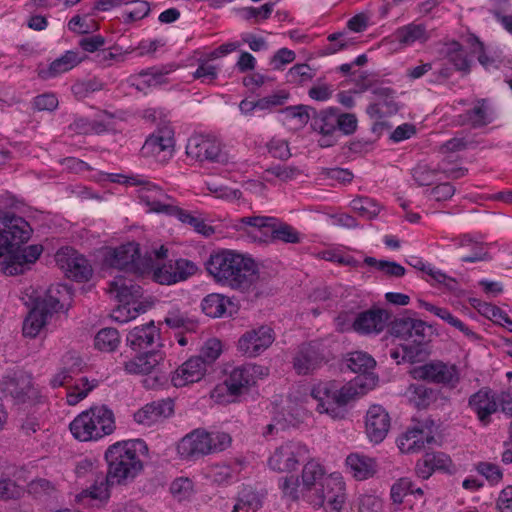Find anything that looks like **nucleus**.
I'll use <instances>...</instances> for the list:
<instances>
[{
  "label": "nucleus",
  "mask_w": 512,
  "mask_h": 512,
  "mask_svg": "<svg viewBox=\"0 0 512 512\" xmlns=\"http://www.w3.org/2000/svg\"><path fill=\"white\" fill-rule=\"evenodd\" d=\"M205 265L215 282L243 293L253 290L259 281L260 271L255 259L236 250L214 251Z\"/></svg>",
  "instance_id": "1"
},
{
  "label": "nucleus",
  "mask_w": 512,
  "mask_h": 512,
  "mask_svg": "<svg viewBox=\"0 0 512 512\" xmlns=\"http://www.w3.org/2000/svg\"><path fill=\"white\" fill-rule=\"evenodd\" d=\"M137 445L143 442L138 440L117 442L107 449L105 459L108 463L106 482L108 484H121L135 478L143 469V465L137 454Z\"/></svg>",
  "instance_id": "2"
},
{
  "label": "nucleus",
  "mask_w": 512,
  "mask_h": 512,
  "mask_svg": "<svg viewBox=\"0 0 512 512\" xmlns=\"http://www.w3.org/2000/svg\"><path fill=\"white\" fill-rule=\"evenodd\" d=\"M234 227L238 232L246 234L255 241H265L270 238L272 241L298 244L302 240L297 229L270 216L242 217L236 221Z\"/></svg>",
  "instance_id": "3"
},
{
  "label": "nucleus",
  "mask_w": 512,
  "mask_h": 512,
  "mask_svg": "<svg viewBox=\"0 0 512 512\" xmlns=\"http://www.w3.org/2000/svg\"><path fill=\"white\" fill-rule=\"evenodd\" d=\"M69 429L79 441H97L115 430L114 414L105 405L91 407L77 415Z\"/></svg>",
  "instance_id": "4"
},
{
  "label": "nucleus",
  "mask_w": 512,
  "mask_h": 512,
  "mask_svg": "<svg viewBox=\"0 0 512 512\" xmlns=\"http://www.w3.org/2000/svg\"><path fill=\"white\" fill-rule=\"evenodd\" d=\"M103 263L106 267L118 269L122 274L136 277H142L151 269V259L142 257L139 244L134 242L109 249Z\"/></svg>",
  "instance_id": "5"
},
{
  "label": "nucleus",
  "mask_w": 512,
  "mask_h": 512,
  "mask_svg": "<svg viewBox=\"0 0 512 512\" xmlns=\"http://www.w3.org/2000/svg\"><path fill=\"white\" fill-rule=\"evenodd\" d=\"M60 295L59 287L51 286L42 298L35 301L33 308L23 322L22 331L25 337L35 338L39 335L48 319L63 308Z\"/></svg>",
  "instance_id": "6"
},
{
  "label": "nucleus",
  "mask_w": 512,
  "mask_h": 512,
  "mask_svg": "<svg viewBox=\"0 0 512 512\" xmlns=\"http://www.w3.org/2000/svg\"><path fill=\"white\" fill-rule=\"evenodd\" d=\"M310 395L318 402L317 410L319 412L331 413L336 408L347 405L360 394L353 383L347 382L341 385V383L331 380L314 385Z\"/></svg>",
  "instance_id": "7"
},
{
  "label": "nucleus",
  "mask_w": 512,
  "mask_h": 512,
  "mask_svg": "<svg viewBox=\"0 0 512 512\" xmlns=\"http://www.w3.org/2000/svg\"><path fill=\"white\" fill-rule=\"evenodd\" d=\"M345 486L341 474L332 473L319 482L316 491L304 494V499L314 507H323L325 512H341L346 502Z\"/></svg>",
  "instance_id": "8"
},
{
  "label": "nucleus",
  "mask_w": 512,
  "mask_h": 512,
  "mask_svg": "<svg viewBox=\"0 0 512 512\" xmlns=\"http://www.w3.org/2000/svg\"><path fill=\"white\" fill-rule=\"evenodd\" d=\"M435 432V422L431 418L414 420L398 437L397 446L405 454L419 453L435 442Z\"/></svg>",
  "instance_id": "9"
},
{
  "label": "nucleus",
  "mask_w": 512,
  "mask_h": 512,
  "mask_svg": "<svg viewBox=\"0 0 512 512\" xmlns=\"http://www.w3.org/2000/svg\"><path fill=\"white\" fill-rule=\"evenodd\" d=\"M309 456L308 447L298 441H286L276 447L267 459V466L277 473L296 470L301 461Z\"/></svg>",
  "instance_id": "10"
},
{
  "label": "nucleus",
  "mask_w": 512,
  "mask_h": 512,
  "mask_svg": "<svg viewBox=\"0 0 512 512\" xmlns=\"http://www.w3.org/2000/svg\"><path fill=\"white\" fill-rule=\"evenodd\" d=\"M391 334L408 345H417L420 348L431 339L432 326L425 321L411 316H401L391 322Z\"/></svg>",
  "instance_id": "11"
},
{
  "label": "nucleus",
  "mask_w": 512,
  "mask_h": 512,
  "mask_svg": "<svg viewBox=\"0 0 512 512\" xmlns=\"http://www.w3.org/2000/svg\"><path fill=\"white\" fill-rule=\"evenodd\" d=\"M30 235L31 227L24 218L0 210V256L27 242Z\"/></svg>",
  "instance_id": "12"
},
{
  "label": "nucleus",
  "mask_w": 512,
  "mask_h": 512,
  "mask_svg": "<svg viewBox=\"0 0 512 512\" xmlns=\"http://www.w3.org/2000/svg\"><path fill=\"white\" fill-rule=\"evenodd\" d=\"M345 362L348 369L359 374L348 383H353L360 395L375 387L378 377L373 373L376 361L371 355L363 351H354L347 355Z\"/></svg>",
  "instance_id": "13"
},
{
  "label": "nucleus",
  "mask_w": 512,
  "mask_h": 512,
  "mask_svg": "<svg viewBox=\"0 0 512 512\" xmlns=\"http://www.w3.org/2000/svg\"><path fill=\"white\" fill-rule=\"evenodd\" d=\"M174 145L173 129L170 126H162L146 138L141 153L144 157L154 158L157 162L164 163L173 156Z\"/></svg>",
  "instance_id": "14"
},
{
  "label": "nucleus",
  "mask_w": 512,
  "mask_h": 512,
  "mask_svg": "<svg viewBox=\"0 0 512 512\" xmlns=\"http://www.w3.org/2000/svg\"><path fill=\"white\" fill-rule=\"evenodd\" d=\"M0 392L10 396L15 404H24L35 395L32 376L22 369L13 370L0 380Z\"/></svg>",
  "instance_id": "15"
},
{
  "label": "nucleus",
  "mask_w": 512,
  "mask_h": 512,
  "mask_svg": "<svg viewBox=\"0 0 512 512\" xmlns=\"http://www.w3.org/2000/svg\"><path fill=\"white\" fill-rule=\"evenodd\" d=\"M127 184L140 186L139 199L145 203L153 212L168 214L173 204L169 201L171 197L162 188L145 179L143 176L135 175L127 178Z\"/></svg>",
  "instance_id": "16"
},
{
  "label": "nucleus",
  "mask_w": 512,
  "mask_h": 512,
  "mask_svg": "<svg viewBox=\"0 0 512 512\" xmlns=\"http://www.w3.org/2000/svg\"><path fill=\"white\" fill-rule=\"evenodd\" d=\"M268 368L247 363L235 367L225 380V385L230 395L238 396L254 385L258 379L268 376Z\"/></svg>",
  "instance_id": "17"
},
{
  "label": "nucleus",
  "mask_w": 512,
  "mask_h": 512,
  "mask_svg": "<svg viewBox=\"0 0 512 512\" xmlns=\"http://www.w3.org/2000/svg\"><path fill=\"white\" fill-rule=\"evenodd\" d=\"M414 376L415 378L441 384L449 388H455L460 381V375L456 365L442 361H431L416 368L414 370Z\"/></svg>",
  "instance_id": "18"
},
{
  "label": "nucleus",
  "mask_w": 512,
  "mask_h": 512,
  "mask_svg": "<svg viewBox=\"0 0 512 512\" xmlns=\"http://www.w3.org/2000/svg\"><path fill=\"white\" fill-rule=\"evenodd\" d=\"M56 262L68 278L77 282L88 281L93 269L89 261L73 248H62L56 254Z\"/></svg>",
  "instance_id": "19"
},
{
  "label": "nucleus",
  "mask_w": 512,
  "mask_h": 512,
  "mask_svg": "<svg viewBox=\"0 0 512 512\" xmlns=\"http://www.w3.org/2000/svg\"><path fill=\"white\" fill-rule=\"evenodd\" d=\"M325 362L323 345L316 341L301 344L292 359L293 369L298 375L312 374Z\"/></svg>",
  "instance_id": "20"
},
{
  "label": "nucleus",
  "mask_w": 512,
  "mask_h": 512,
  "mask_svg": "<svg viewBox=\"0 0 512 512\" xmlns=\"http://www.w3.org/2000/svg\"><path fill=\"white\" fill-rule=\"evenodd\" d=\"M275 340V333L268 325L246 331L238 340V350L245 356L256 357L269 348Z\"/></svg>",
  "instance_id": "21"
},
{
  "label": "nucleus",
  "mask_w": 512,
  "mask_h": 512,
  "mask_svg": "<svg viewBox=\"0 0 512 512\" xmlns=\"http://www.w3.org/2000/svg\"><path fill=\"white\" fill-rule=\"evenodd\" d=\"M186 154L196 161L222 162L224 154L220 142L210 136L192 135L186 144Z\"/></svg>",
  "instance_id": "22"
},
{
  "label": "nucleus",
  "mask_w": 512,
  "mask_h": 512,
  "mask_svg": "<svg viewBox=\"0 0 512 512\" xmlns=\"http://www.w3.org/2000/svg\"><path fill=\"white\" fill-rule=\"evenodd\" d=\"M497 393L488 386L481 387L468 398V407L482 426L491 423V416L498 411Z\"/></svg>",
  "instance_id": "23"
},
{
  "label": "nucleus",
  "mask_w": 512,
  "mask_h": 512,
  "mask_svg": "<svg viewBox=\"0 0 512 512\" xmlns=\"http://www.w3.org/2000/svg\"><path fill=\"white\" fill-rule=\"evenodd\" d=\"M244 468V459L232 458L207 466L205 469V477L212 483L227 486L239 480L240 474Z\"/></svg>",
  "instance_id": "24"
},
{
  "label": "nucleus",
  "mask_w": 512,
  "mask_h": 512,
  "mask_svg": "<svg viewBox=\"0 0 512 512\" xmlns=\"http://www.w3.org/2000/svg\"><path fill=\"white\" fill-rule=\"evenodd\" d=\"M139 277L119 274L109 283L108 293L119 303L137 304L143 295L142 287L136 282Z\"/></svg>",
  "instance_id": "25"
},
{
  "label": "nucleus",
  "mask_w": 512,
  "mask_h": 512,
  "mask_svg": "<svg viewBox=\"0 0 512 512\" xmlns=\"http://www.w3.org/2000/svg\"><path fill=\"white\" fill-rule=\"evenodd\" d=\"M389 319L390 314L387 310L372 307L358 313L352 327L360 335L379 334L386 328Z\"/></svg>",
  "instance_id": "26"
},
{
  "label": "nucleus",
  "mask_w": 512,
  "mask_h": 512,
  "mask_svg": "<svg viewBox=\"0 0 512 512\" xmlns=\"http://www.w3.org/2000/svg\"><path fill=\"white\" fill-rule=\"evenodd\" d=\"M204 438V428H196L180 439L177 453L182 460L197 461L209 455Z\"/></svg>",
  "instance_id": "27"
},
{
  "label": "nucleus",
  "mask_w": 512,
  "mask_h": 512,
  "mask_svg": "<svg viewBox=\"0 0 512 512\" xmlns=\"http://www.w3.org/2000/svg\"><path fill=\"white\" fill-rule=\"evenodd\" d=\"M390 416L380 405H372L366 414L365 431L371 442H382L390 429Z\"/></svg>",
  "instance_id": "28"
},
{
  "label": "nucleus",
  "mask_w": 512,
  "mask_h": 512,
  "mask_svg": "<svg viewBox=\"0 0 512 512\" xmlns=\"http://www.w3.org/2000/svg\"><path fill=\"white\" fill-rule=\"evenodd\" d=\"M113 114L106 111H99L94 118L78 117L70 125L69 130L82 135H100L110 130Z\"/></svg>",
  "instance_id": "29"
},
{
  "label": "nucleus",
  "mask_w": 512,
  "mask_h": 512,
  "mask_svg": "<svg viewBox=\"0 0 512 512\" xmlns=\"http://www.w3.org/2000/svg\"><path fill=\"white\" fill-rule=\"evenodd\" d=\"M206 371L205 361L201 357L194 356L174 371L171 382L175 387H184L200 381L206 374Z\"/></svg>",
  "instance_id": "30"
},
{
  "label": "nucleus",
  "mask_w": 512,
  "mask_h": 512,
  "mask_svg": "<svg viewBox=\"0 0 512 512\" xmlns=\"http://www.w3.org/2000/svg\"><path fill=\"white\" fill-rule=\"evenodd\" d=\"M495 118L496 113L487 99H478L471 109L459 115L462 125H469L474 129L491 124Z\"/></svg>",
  "instance_id": "31"
},
{
  "label": "nucleus",
  "mask_w": 512,
  "mask_h": 512,
  "mask_svg": "<svg viewBox=\"0 0 512 512\" xmlns=\"http://www.w3.org/2000/svg\"><path fill=\"white\" fill-rule=\"evenodd\" d=\"M160 339V329L154 321L134 327L127 335V344L134 351H141L151 348Z\"/></svg>",
  "instance_id": "32"
},
{
  "label": "nucleus",
  "mask_w": 512,
  "mask_h": 512,
  "mask_svg": "<svg viewBox=\"0 0 512 512\" xmlns=\"http://www.w3.org/2000/svg\"><path fill=\"white\" fill-rule=\"evenodd\" d=\"M85 59V56L76 50H68L60 57L50 63L46 69L39 73L41 78H55L65 72L70 71Z\"/></svg>",
  "instance_id": "33"
},
{
  "label": "nucleus",
  "mask_w": 512,
  "mask_h": 512,
  "mask_svg": "<svg viewBox=\"0 0 512 512\" xmlns=\"http://www.w3.org/2000/svg\"><path fill=\"white\" fill-rule=\"evenodd\" d=\"M345 464L348 473L359 481L373 477L377 471L375 459L360 453L349 454Z\"/></svg>",
  "instance_id": "34"
},
{
  "label": "nucleus",
  "mask_w": 512,
  "mask_h": 512,
  "mask_svg": "<svg viewBox=\"0 0 512 512\" xmlns=\"http://www.w3.org/2000/svg\"><path fill=\"white\" fill-rule=\"evenodd\" d=\"M445 57L455 71L461 72L464 75L471 72L473 61L459 41L451 40L446 43Z\"/></svg>",
  "instance_id": "35"
},
{
  "label": "nucleus",
  "mask_w": 512,
  "mask_h": 512,
  "mask_svg": "<svg viewBox=\"0 0 512 512\" xmlns=\"http://www.w3.org/2000/svg\"><path fill=\"white\" fill-rule=\"evenodd\" d=\"M162 360V355L154 350H149L135 358L124 362V370L129 374H149Z\"/></svg>",
  "instance_id": "36"
},
{
  "label": "nucleus",
  "mask_w": 512,
  "mask_h": 512,
  "mask_svg": "<svg viewBox=\"0 0 512 512\" xmlns=\"http://www.w3.org/2000/svg\"><path fill=\"white\" fill-rule=\"evenodd\" d=\"M405 395L417 409H426L437 399L434 389L420 383L410 384Z\"/></svg>",
  "instance_id": "37"
},
{
  "label": "nucleus",
  "mask_w": 512,
  "mask_h": 512,
  "mask_svg": "<svg viewBox=\"0 0 512 512\" xmlns=\"http://www.w3.org/2000/svg\"><path fill=\"white\" fill-rule=\"evenodd\" d=\"M301 478L303 495L309 494L312 491H316L319 487V482L326 478L325 470L320 463L315 460H310L304 465Z\"/></svg>",
  "instance_id": "38"
},
{
  "label": "nucleus",
  "mask_w": 512,
  "mask_h": 512,
  "mask_svg": "<svg viewBox=\"0 0 512 512\" xmlns=\"http://www.w3.org/2000/svg\"><path fill=\"white\" fill-rule=\"evenodd\" d=\"M167 215L176 217L179 221L190 225L197 233L204 236H211L215 232L214 228L211 225H208L204 219L197 217L189 211L174 204Z\"/></svg>",
  "instance_id": "39"
},
{
  "label": "nucleus",
  "mask_w": 512,
  "mask_h": 512,
  "mask_svg": "<svg viewBox=\"0 0 512 512\" xmlns=\"http://www.w3.org/2000/svg\"><path fill=\"white\" fill-rule=\"evenodd\" d=\"M454 245L458 249H472L473 254H461L460 260L467 263H475L485 260L487 252L484 249L482 243L475 241L469 234L461 235L460 237L453 240Z\"/></svg>",
  "instance_id": "40"
},
{
  "label": "nucleus",
  "mask_w": 512,
  "mask_h": 512,
  "mask_svg": "<svg viewBox=\"0 0 512 512\" xmlns=\"http://www.w3.org/2000/svg\"><path fill=\"white\" fill-rule=\"evenodd\" d=\"M231 304L229 297L219 293H211L202 300L201 307L207 316L219 318L226 314L227 307Z\"/></svg>",
  "instance_id": "41"
},
{
  "label": "nucleus",
  "mask_w": 512,
  "mask_h": 512,
  "mask_svg": "<svg viewBox=\"0 0 512 512\" xmlns=\"http://www.w3.org/2000/svg\"><path fill=\"white\" fill-rule=\"evenodd\" d=\"M393 35L398 43L410 46L416 41L426 40V29L421 24L410 23L398 28Z\"/></svg>",
  "instance_id": "42"
},
{
  "label": "nucleus",
  "mask_w": 512,
  "mask_h": 512,
  "mask_svg": "<svg viewBox=\"0 0 512 512\" xmlns=\"http://www.w3.org/2000/svg\"><path fill=\"white\" fill-rule=\"evenodd\" d=\"M204 438L207 443L209 455L221 453L232 445L231 435L224 431H208L204 428Z\"/></svg>",
  "instance_id": "43"
},
{
  "label": "nucleus",
  "mask_w": 512,
  "mask_h": 512,
  "mask_svg": "<svg viewBox=\"0 0 512 512\" xmlns=\"http://www.w3.org/2000/svg\"><path fill=\"white\" fill-rule=\"evenodd\" d=\"M463 41L469 48L470 54L477 56L478 62L485 69H488L489 67L494 65V58L487 54L486 47L478 36H476L473 33H469L463 38Z\"/></svg>",
  "instance_id": "44"
},
{
  "label": "nucleus",
  "mask_w": 512,
  "mask_h": 512,
  "mask_svg": "<svg viewBox=\"0 0 512 512\" xmlns=\"http://www.w3.org/2000/svg\"><path fill=\"white\" fill-rule=\"evenodd\" d=\"M8 254L5 273L8 275L22 274L31 264L28 263L26 255L21 250V245L11 248L10 251H3V255Z\"/></svg>",
  "instance_id": "45"
},
{
  "label": "nucleus",
  "mask_w": 512,
  "mask_h": 512,
  "mask_svg": "<svg viewBox=\"0 0 512 512\" xmlns=\"http://www.w3.org/2000/svg\"><path fill=\"white\" fill-rule=\"evenodd\" d=\"M274 6V2H267L260 7L249 6L240 8L238 13L243 20L251 24H259L271 17Z\"/></svg>",
  "instance_id": "46"
},
{
  "label": "nucleus",
  "mask_w": 512,
  "mask_h": 512,
  "mask_svg": "<svg viewBox=\"0 0 512 512\" xmlns=\"http://www.w3.org/2000/svg\"><path fill=\"white\" fill-rule=\"evenodd\" d=\"M351 209L365 219L375 218L381 211V205L373 198L359 196L350 202Z\"/></svg>",
  "instance_id": "47"
},
{
  "label": "nucleus",
  "mask_w": 512,
  "mask_h": 512,
  "mask_svg": "<svg viewBox=\"0 0 512 512\" xmlns=\"http://www.w3.org/2000/svg\"><path fill=\"white\" fill-rule=\"evenodd\" d=\"M477 308L484 317L512 333V319L501 308L490 303H480Z\"/></svg>",
  "instance_id": "48"
},
{
  "label": "nucleus",
  "mask_w": 512,
  "mask_h": 512,
  "mask_svg": "<svg viewBox=\"0 0 512 512\" xmlns=\"http://www.w3.org/2000/svg\"><path fill=\"white\" fill-rule=\"evenodd\" d=\"M98 386V380L87 377L79 378L67 393L69 405H76L83 400L94 388Z\"/></svg>",
  "instance_id": "49"
},
{
  "label": "nucleus",
  "mask_w": 512,
  "mask_h": 512,
  "mask_svg": "<svg viewBox=\"0 0 512 512\" xmlns=\"http://www.w3.org/2000/svg\"><path fill=\"white\" fill-rule=\"evenodd\" d=\"M120 344L119 332L115 328H103L94 338L95 348L104 352L115 351Z\"/></svg>",
  "instance_id": "50"
},
{
  "label": "nucleus",
  "mask_w": 512,
  "mask_h": 512,
  "mask_svg": "<svg viewBox=\"0 0 512 512\" xmlns=\"http://www.w3.org/2000/svg\"><path fill=\"white\" fill-rule=\"evenodd\" d=\"M261 506L262 501L258 493L251 487H244L238 494V500L234 505L233 512H238L239 510L256 512Z\"/></svg>",
  "instance_id": "51"
},
{
  "label": "nucleus",
  "mask_w": 512,
  "mask_h": 512,
  "mask_svg": "<svg viewBox=\"0 0 512 512\" xmlns=\"http://www.w3.org/2000/svg\"><path fill=\"white\" fill-rule=\"evenodd\" d=\"M364 263L370 267L376 268L389 278H401L406 273L405 267L395 261L377 260L374 257H366Z\"/></svg>",
  "instance_id": "52"
},
{
  "label": "nucleus",
  "mask_w": 512,
  "mask_h": 512,
  "mask_svg": "<svg viewBox=\"0 0 512 512\" xmlns=\"http://www.w3.org/2000/svg\"><path fill=\"white\" fill-rule=\"evenodd\" d=\"M423 352L424 348H420L417 345L401 344L400 347L390 350V357L397 364L402 362L415 363L420 361Z\"/></svg>",
  "instance_id": "53"
},
{
  "label": "nucleus",
  "mask_w": 512,
  "mask_h": 512,
  "mask_svg": "<svg viewBox=\"0 0 512 512\" xmlns=\"http://www.w3.org/2000/svg\"><path fill=\"white\" fill-rule=\"evenodd\" d=\"M164 323L172 329L186 332H195L198 328V322L196 320L189 318L180 311H169L164 318Z\"/></svg>",
  "instance_id": "54"
},
{
  "label": "nucleus",
  "mask_w": 512,
  "mask_h": 512,
  "mask_svg": "<svg viewBox=\"0 0 512 512\" xmlns=\"http://www.w3.org/2000/svg\"><path fill=\"white\" fill-rule=\"evenodd\" d=\"M336 114L328 111H321L316 114L311 122L314 131L321 135H330L337 132Z\"/></svg>",
  "instance_id": "55"
},
{
  "label": "nucleus",
  "mask_w": 512,
  "mask_h": 512,
  "mask_svg": "<svg viewBox=\"0 0 512 512\" xmlns=\"http://www.w3.org/2000/svg\"><path fill=\"white\" fill-rule=\"evenodd\" d=\"M70 32L78 35L89 34L98 30V24L88 15H75L67 23Z\"/></svg>",
  "instance_id": "56"
},
{
  "label": "nucleus",
  "mask_w": 512,
  "mask_h": 512,
  "mask_svg": "<svg viewBox=\"0 0 512 512\" xmlns=\"http://www.w3.org/2000/svg\"><path fill=\"white\" fill-rule=\"evenodd\" d=\"M474 141L468 137V134L464 132H457L455 136L440 146L441 153H454L466 150L469 148Z\"/></svg>",
  "instance_id": "57"
},
{
  "label": "nucleus",
  "mask_w": 512,
  "mask_h": 512,
  "mask_svg": "<svg viewBox=\"0 0 512 512\" xmlns=\"http://www.w3.org/2000/svg\"><path fill=\"white\" fill-rule=\"evenodd\" d=\"M313 77V69L305 63L294 65L286 73V81L297 85L308 82Z\"/></svg>",
  "instance_id": "58"
},
{
  "label": "nucleus",
  "mask_w": 512,
  "mask_h": 512,
  "mask_svg": "<svg viewBox=\"0 0 512 512\" xmlns=\"http://www.w3.org/2000/svg\"><path fill=\"white\" fill-rule=\"evenodd\" d=\"M121 304L122 305H119L116 309H114L111 314V317L119 323H126L132 319H135L140 313L144 312V309L140 304Z\"/></svg>",
  "instance_id": "59"
},
{
  "label": "nucleus",
  "mask_w": 512,
  "mask_h": 512,
  "mask_svg": "<svg viewBox=\"0 0 512 512\" xmlns=\"http://www.w3.org/2000/svg\"><path fill=\"white\" fill-rule=\"evenodd\" d=\"M59 105L58 98L55 93L46 92L40 95H37L32 100V108L34 111L42 112L48 111L52 112L57 109Z\"/></svg>",
  "instance_id": "60"
},
{
  "label": "nucleus",
  "mask_w": 512,
  "mask_h": 512,
  "mask_svg": "<svg viewBox=\"0 0 512 512\" xmlns=\"http://www.w3.org/2000/svg\"><path fill=\"white\" fill-rule=\"evenodd\" d=\"M409 494H414V486L408 478L399 479L391 487L390 496L394 503L401 504Z\"/></svg>",
  "instance_id": "61"
},
{
  "label": "nucleus",
  "mask_w": 512,
  "mask_h": 512,
  "mask_svg": "<svg viewBox=\"0 0 512 512\" xmlns=\"http://www.w3.org/2000/svg\"><path fill=\"white\" fill-rule=\"evenodd\" d=\"M327 40L330 44L327 46L326 50L330 54L348 49L355 44L353 39L348 37L346 32L332 33L327 37Z\"/></svg>",
  "instance_id": "62"
},
{
  "label": "nucleus",
  "mask_w": 512,
  "mask_h": 512,
  "mask_svg": "<svg viewBox=\"0 0 512 512\" xmlns=\"http://www.w3.org/2000/svg\"><path fill=\"white\" fill-rule=\"evenodd\" d=\"M153 279L161 285H171L177 283L176 272L173 261L164 263L153 271Z\"/></svg>",
  "instance_id": "63"
},
{
  "label": "nucleus",
  "mask_w": 512,
  "mask_h": 512,
  "mask_svg": "<svg viewBox=\"0 0 512 512\" xmlns=\"http://www.w3.org/2000/svg\"><path fill=\"white\" fill-rule=\"evenodd\" d=\"M476 470L480 475L485 477L491 485L498 484L503 478L500 467L491 462H479L476 465Z\"/></svg>",
  "instance_id": "64"
}]
</instances>
